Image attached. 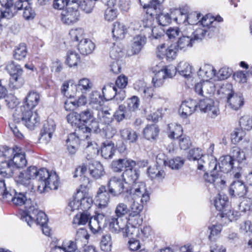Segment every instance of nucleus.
I'll return each mask as SVG.
<instances>
[{"mask_svg":"<svg viewBox=\"0 0 252 252\" xmlns=\"http://www.w3.org/2000/svg\"><path fill=\"white\" fill-rule=\"evenodd\" d=\"M32 180L38 182V189L42 192L47 189H57L59 178L56 172H49L44 168L38 170L34 166H30L24 171L20 172L17 182L25 186L30 185Z\"/></svg>","mask_w":252,"mask_h":252,"instance_id":"f257e3e1","label":"nucleus"},{"mask_svg":"<svg viewBox=\"0 0 252 252\" xmlns=\"http://www.w3.org/2000/svg\"><path fill=\"white\" fill-rule=\"evenodd\" d=\"M66 120L68 123L75 126L78 129L76 130L79 133H93L95 127L98 122L94 117V112L91 109H86L77 112L70 113L66 116Z\"/></svg>","mask_w":252,"mask_h":252,"instance_id":"f03ea898","label":"nucleus"},{"mask_svg":"<svg viewBox=\"0 0 252 252\" xmlns=\"http://www.w3.org/2000/svg\"><path fill=\"white\" fill-rule=\"evenodd\" d=\"M122 178L126 185L128 187H132L133 196L141 198L143 203L147 202L150 198V192L147 189L145 183L137 182L140 176V171L135 168L128 170H124Z\"/></svg>","mask_w":252,"mask_h":252,"instance_id":"7ed1b4c3","label":"nucleus"},{"mask_svg":"<svg viewBox=\"0 0 252 252\" xmlns=\"http://www.w3.org/2000/svg\"><path fill=\"white\" fill-rule=\"evenodd\" d=\"M69 35L72 41L78 43V49L81 54L88 55L91 54L94 49V44L91 40L84 38L83 29H72L70 31Z\"/></svg>","mask_w":252,"mask_h":252,"instance_id":"20e7f679","label":"nucleus"},{"mask_svg":"<svg viewBox=\"0 0 252 252\" xmlns=\"http://www.w3.org/2000/svg\"><path fill=\"white\" fill-rule=\"evenodd\" d=\"M93 202L92 198L85 196L83 191L78 190L69 202L66 211L69 214L79 209L85 212L91 208Z\"/></svg>","mask_w":252,"mask_h":252,"instance_id":"39448f33","label":"nucleus"},{"mask_svg":"<svg viewBox=\"0 0 252 252\" xmlns=\"http://www.w3.org/2000/svg\"><path fill=\"white\" fill-rule=\"evenodd\" d=\"M86 150L94 156L98 155L100 151L102 157L105 159H110L114 155L116 147L112 140H105L101 143L100 148H98V145L96 143L88 142Z\"/></svg>","mask_w":252,"mask_h":252,"instance_id":"423d86ee","label":"nucleus"},{"mask_svg":"<svg viewBox=\"0 0 252 252\" xmlns=\"http://www.w3.org/2000/svg\"><path fill=\"white\" fill-rule=\"evenodd\" d=\"M123 178L113 176L108 181L107 185L109 193L113 197L119 196L123 193L133 196L132 187H128L127 185H124Z\"/></svg>","mask_w":252,"mask_h":252,"instance_id":"0eeeda50","label":"nucleus"},{"mask_svg":"<svg viewBox=\"0 0 252 252\" xmlns=\"http://www.w3.org/2000/svg\"><path fill=\"white\" fill-rule=\"evenodd\" d=\"M237 164L232 158L228 155L221 156L219 159V168L220 172L227 173L232 172L234 177L239 179L241 176L242 167Z\"/></svg>","mask_w":252,"mask_h":252,"instance_id":"6e6552de","label":"nucleus"},{"mask_svg":"<svg viewBox=\"0 0 252 252\" xmlns=\"http://www.w3.org/2000/svg\"><path fill=\"white\" fill-rule=\"evenodd\" d=\"M21 219L27 222L29 226L35 222L37 225H41L42 224L47 223L48 221V218L46 214L41 211H38L36 205L31 207L27 213H24L21 216Z\"/></svg>","mask_w":252,"mask_h":252,"instance_id":"1a4fd4ad","label":"nucleus"},{"mask_svg":"<svg viewBox=\"0 0 252 252\" xmlns=\"http://www.w3.org/2000/svg\"><path fill=\"white\" fill-rule=\"evenodd\" d=\"M109 228L112 232L118 233L122 231L124 237H127L129 238L133 237L134 233L137 232L138 229L137 226H134L131 224V227L127 226L126 223H123V221L120 222L118 218L115 217L110 218L108 220ZM127 222V221H126Z\"/></svg>","mask_w":252,"mask_h":252,"instance_id":"9d476101","label":"nucleus"},{"mask_svg":"<svg viewBox=\"0 0 252 252\" xmlns=\"http://www.w3.org/2000/svg\"><path fill=\"white\" fill-rule=\"evenodd\" d=\"M62 22L67 25L73 24L79 20L80 14L77 6V0H72V3L68 4L60 14Z\"/></svg>","mask_w":252,"mask_h":252,"instance_id":"9b49d317","label":"nucleus"},{"mask_svg":"<svg viewBox=\"0 0 252 252\" xmlns=\"http://www.w3.org/2000/svg\"><path fill=\"white\" fill-rule=\"evenodd\" d=\"M202 33L203 31L200 30H196L190 35L182 33L174 45V48L176 50L185 51L187 48L191 47L195 41L200 40L199 36H201Z\"/></svg>","mask_w":252,"mask_h":252,"instance_id":"f8f14e48","label":"nucleus"},{"mask_svg":"<svg viewBox=\"0 0 252 252\" xmlns=\"http://www.w3.org/2000/svg\"><path fill=\"white\" fill-rule=\"evenodd\" d=\"M200 22L204 29L198 28L196 29L200 30L203 31L201 36H199V37H200V40H201L206 34H207L208 38H211L217 36L219 33V24L214 21H211V19H209L208 15L203 17Z\"/></svg>","mask_w":252,"mask_h":252,"instance_id":"ddd939ff","label":"nucleus"},{"mask_svg":"<svg viewBox=\"0 0 252 252\" xmlns=\"http://www.w3.org/2000/svg\"><path fill=\"white\" fill-rule=\"evenodd\" d=\"M200 98L198 103V106L201 112L208 113V116L211 118L214 119L220 114V109L218 103L214 100L207 97H203Z\"/></svg>","mask_w":252,"mask_h":252,"instance_id":"4468645a","label":"nucleus"},{"mask_svg":"<svg viewBox=\"0 0 252 252\" xmlns=\"http://www.w3.org/2000/svg\"><path fill=\"white\" fill-rule=\"evenodd\" d=\"M56 124L52 119H48L41 129L38 137L40 143L47 144L49 143L56 129Z\"/></svg>","mask_w":252,"mask_h":252,"instance_id":"2eb2a0df","label":"nucleus"},{"mask_svg":"<svg viewBox=\"0 0 252 252\" xmlns=\"http://www.w3.org/2000/svg\"><path fill=\"white\" fill-rule=\"evenodd\" d=\"M140 202L142 204L134 201L129 209L128 221L134 226L141 225L143 222V218L140 213L143 209V204L147 202L143 203L141 200Z\"/></svg>","mask_w":252,"mask_h":252,"instance_id":"dca6fc26","label":"nucleus"},{"mask_svg":"<svg viewBox=\"0 0 252 252\" xmlns=\"http://www.w3.org/2000/svg\"><path fill=\"white\" fill-rule=\"evenodd\" d=\"M158 156L156 158V164L154 166H149L147 169V174L149 178L152 180L156 179L158 180H162L164 178L165 173L162 169L160 164H163L166 166L167 162L165 159H161Z\"/></svg>","mask_w":252,"mask_h":252,"instance_id":"f3484780","label":"nucleus"},{"mask_svg":"<svg viewBox=\"0 0 252 252\" xmlns=\"http://www.w3.org/2000/svg\"><path fill=\"white\" fill-rule=\"evenodd\" d=\"M22 111L21 121L27 128L32 130L38 126L40 117L36 112L33 114L32 111L26 110H22Z\"/></svg>","mask_w":252,"mask_h":252,"instance_id":"a211bd4d","label":"nucleus"},{"mask_svg":"<svg viewBox=\"0 0 252 252\" xmlns=\"http://www.w3.org/2000/svg\"><path fill=\"white\" fill-rule=\"evenodd\" d=\"M111 193L105 185H101L98 189L95 195V200L98 208H106L110 201Z\"/></svg>","mask_w":252,"mask_h":252,"instance_id":"6ab92c4d","label":"nucleus"},{"mask_svg":"<svg viewBox=\"0 0 252 252\" xmlns=\"http://www.w3.org/2000/svg\"><path fill=\"white\" fill-rule=\"evenodd\" d=\"M248 192V187L239 180L233 181L229 188V193L231 197H243Z\"/></svg>","mask_w":252,"mask_h":252,"instance_id":"aec40b11","label":"nucleus"},{"mask_svg":"<svg viewBox=\"0 0 252 252\" xmlns=\"http://www.w3.org/2000/svg\"><path fill=\"white\" fill-rule=\"evenodd\" d=\"M94 128L95 129L93 132V133L99 134L100 136L108 139V140H110L117 132L116 128L111 124L103 125L98 123Z\"/></svg>","mask_w":252,"mask_h":252,"instance_id":"412c9836","label":"nucleus"},{"mask_svg":"<svg viewBox=\"0 0 252 252\" xmlns=\"http://www.w3.org/2000/svg\"><path fill=\"white\" fill-rule=\"evenodd\" d=\"M198 103L196 100L189 99L182 103L179 112L181 113L182 118H187L195 112Z\"/></svg>","mask_w":252,"mask_h":252,"instance_id":"4be33fe9","label":"nucleus"},{"mask_svg":"<svg viewBox=\"0 0 252 252\" xmlns=\"http://www.w3.org/2000/svg\"><path fill=\"white\" fill-rule=\"evenodd\" d=\"M26 192H18L16 191L15 195L12 201V203L17 206L25 205V209L21 214V216L24 213H27V211L30 209L31 207L33 205V202L31 199L28 198Z\"/></svg>","mask_w":252,"mask_h":252,"instance_id":"5701e85b","label":"nucleus"},{"mask_svg":"<svg viewBox=\"0 0 252 252\" xmlns=\"http://www.w3.org/2000/svg\"><path fill=\"white\" fill-rule=\"evenodd\" d=\"M204 155L201 153V149L199 148H194L189 150L187 156V159L189 161H197V169L198 170L204 171V163L205 161L202 158Z\"/></svg>","mask_w":252,"mask_h":252,"instance_id":"b1692460","label":"nucleus"},{"mask_svg":"<svg viewBox=\"0 0 252 252\" xmlns=\"http://www.w3.org/2000/svg\"><path fill=\"white\" fill-rule=\"evenodd\" d=\"M105 216L103 214H97L96 215L92 217L89 223V228L94 234L99 232L101 230L102 226L104 227L106 224Z\"/></svg>","mask_w":252,"mask_h":252,"instance_id":"393cba45","label":"nucleus"},{"mask_svg":"<svg viewBox=\"0 0 252 252\" xmlns=\"http://www.w3.org/2000/svg\"><path fill=\"white\" fill-rule=\"evenodd\" d=\"M40 96L36 92L31 91L25 98L24 105L22 110L32 111L39 102Z\"/></svg>","mask_w":252,"mask_h":252,"instance_id":"a878e982","label":"nucleus"},{"mask_svg":"<svg viewBox=\"0 0 252 252\" xmlns=\"http://www.w3.org/2000/svg\"><path fill=\"white\" fill-rule=\"evenodd\" d=\"M74 97H68V99L64 102V107L65 110L67 111H73L80 106L85 105L86 103V97L81 94L78 96L77 99Z\"/></svg>","mask_w":252,"mask_h":252,"instance_id":"bb28decb","label":"nucleus"},{"mask_svg":"<svg viewBox=\"0 0 252 252\" xmlns=\"http://www.w3.org/2000/svg\"><path fill=\"white\" fill-rule=\"evenodd\" d=\"M164 0H139L140 5L144 9H147V13L153 16L154 14L152 11L157 12V9L160 10L161 3Z\"/></svg>","mask_w":252,"mask_h":252,"instance_id":"cd10ccee","label":"nucleus"},{"mask_svg":"<svg viewBox=\"0 0 252 252\" xmlns=\"http://www.w3.org/2000/svg\"><path fill=\"white\" fill-rule=\"evenodd\" d=\"M160 132L158 126L156 124L147 125L143 129L142 133L143 137L150 141L157 139Z\"/></svg>","mask_w":252,"mask_h":252,"instance_id":"c85d7f7f","label":"nucleus"},{"mask_svg":"<svg viewBox=\"0 0 252 252\" xmlns=\"http://www.w3.org/2000/svg\"><path fill=\"white\" fill-rule=\"evenodd\" d=\"M67 149L70 155H74L79 148L80 138L76 132L70 133L66 140Z\"/></svg>","mask_w":252,"mask_h":252,"instance_id":"c756f323","label":"nucleus"},{"mask_svg":"<svg viewBox=\"0 0 252 252\" xmlns=\"http://www.w3.org/2000/svg\"><path fill=\"white\" fill-rule=\"evenodd\" d=\"M16 169H20L27 165V161L26 159L25 154L22 153L21 151H16L12 158L8 160Z\"/></svg>","mask_w":252,"mask_h":252,"instance_id":"7c9ffc66","label":"nucleus"},{"mask_svg":"<svg viewBox=\"0 0 252 252\" xmlns=\"http://www.w3.org/2000/svg\"><path fill=\"white\" fill-rule=\"evenodd\" d=\"M127 32V29L124 24L119 22H116L113 24L112 33L113 38L115 40L124 39Z\"/></svg>","mask_w":252,"mask_h":252,"instance_id":"2f4dec72","label":"nucleus"},{"mask_svg":"<svg viewBox=\"0 0 252 252\" xmlns=\"http://www.w3.org/2000/svg\"><path fill=\"white\" fill-rule=\"evenodd\" d=\"M69 83L65 82L63 84L61 89V93L66 97H74L79 89L77 84L73 83L69 84Z\"/></svg>","mask_w":252,"mask_h":252,"instance_id":"473e14b6","label":"nucleus"},{"mask_svg":"<svg viewBox=\"0 0 252 252\" xmlns=\"http://www.w3.org/2000/svg\"><path fill=\"white\" fill-rule=\"evenodd\" d=\"M91 175L95 179H98L103 176L105 172L102 164L98 161H94L89 167Z\"/></svg>","mask_w":252,"mask_h":252,"instance_id":"72a5a7b5","label":"nucleus"},{"mask_svg":"<svg viewBox=\"0 0 252 252\" xmlns=\"http://www.w3.org/2000/svg\"><path fill=\"white\" fill-rule=\"evenodd\" d=\"M227 102L232 109L237 110L244 105V99L241 94H229Z\"/></svg>","mask_w":252,"mask_h":252,"instance_id":"f704fd0d","label":"nucleus"},{"mask_svg":"<svg viewBox=\"0 0 252 252\" xmlns=\"http://www.w3.org/2000/svg\"><path fill=\"white\" fill-rule=\"evenodd\" d=\"M228 197L225 194L219 193L214 200L216 209L220 212L227 211L229 208Z\"/></svg>","mask_w":252,"mask_h":252,"instance_id":"c9c22d12","label":"nucleus"},{"mask_svg":"<svg viewBox=\"0 0 252 252\" xmlns=\"http://www.w3.org/2000/svg\"><path fill=\"white\" fill-rule=\"evenodd\" d=\"M120 134L124 140L129 144L136 143L138 139L137 132L130 128L121 130Z\"/></svg>","mask_w":252,"mask_h":252,"instance_id":"e433bc0d","label":"nucleus"},{"mask_svg":"<svg viewBox=\"0 0 252 252\" xmlns=\"http://www.w3.org/2000/svg\"><path fill=\"white\" fill-rule=\"evenodd\" d=\"M168 137L172 139H178L183 134V129L181 125L171 123L168 125Z\"/></svg>","mask_w":252,"mask_h":252,"instance_id":"4c0bfd02","label":"nucleus"},{"mask_svg":"<svg viewBox=\"0 0 252 252\" xmlns=\"http://www.w3.org/2000/svg\"><path fill=\"white\" fill-rule=\"evenodd\" d=\"M117 88L113 83H109L104 86L102 93L104 100L106 101L113 100Z\"/></svg>","mask_w":252,"mask_h":252,"instance_id":"58836bf2","label":"nucleus"},{"mask_svg":"<svg viewBox=\"0 0 252 252\" xmlns=\"http://www.w3.org/2000/svg\"><path fill=\"white\" fill-rule=\"evenodd\" d=\"M16 170L13 165L8 160L1 161L0 168V175L5 178H9L13 176Z\"/></svg>","mask_w":252,"mask_h":252,"instance_id":"ea45409f","label":"nucleus"},{"mask_svg":"<svg viewBox=\"0 0 252 252\" xmlns=\"http://www.w3.org/2000/svg\"><path fill=\"white\" fill-rule=\"evenodd\" d=\"M147 38L144 35H137L133 38L132 51L133 54H138L145 44Z\"/></svg>","mask_w":252,"mask_h":252,"instance_id":"a19ab883","label":"nucleus"},{"mask_svg":"<svg viewBox=\"0 0 252 252\" xmlns=\"http://www.w3.org/2000/svg\"><path fill=\"white\" fill-rule=\"evenodd\" d=\"M175 69L180 75L186 78L191 77L192 66L188 63L181 62L177 66L175 67Z\"/></svg>","mask_w":252,"mask_h":252,"instance_id":"79ce46f5","label":"nucleus"},{"mask_svg":"<svg viewBox=\"0 0 252 252\" xmlns=\"http://www.w3.org/2000/svg\"><path fill=\"white\" fill-rule=\"evenodd\" d=\"M27 47L24 43H21L16 46L13 52V57L16 60H24L27 56Z\"/></svg>","mask_w":252,"mask_h":252,"instance_id":"37998d69","label":"nucleus"},{"mask_svg":"<svg viewBox=\"0 0 252 252\" xmlns=\"http://www.w3.org/2000/svg\"><path fill=\"white\" fill-rule=\"evenodd\" d=\"M230 156L237 165H240V163L246 159L244 152L238 147H233L231 149Z\"/></svg>","mask_w":252,"mask_h":252,"instance_id":"c03bdc74","label":"nucleus"},{"mask_svg":"<svg viewBox=\"0 0 252 252\" xmlns=\"http://www.w3.org/2000/svg\"><path fill=\"white\" fill-rule=\"evenodd\" d=\"M96 120L99 124L108 125L113 122V117L108 111H101L98 113Z\"/></svg>","mask_w":252,"mask_h":252,"instance_id":"a18cd8bd","label":"nucleus"},{"mask_svg":"<svg viewBox=\"0 0 252 252\" xmlns=\"http://www.w3.org/2000/svg\"><path fill=\"white\" fill-rule=\"evenodd\" d=\"M80 62V57L78 53L72 51H69L67 52L65 63L69 67L77 66L78 63Z\"/></svg>","mask_w":252,"mask_h":252,"instance_id":"49530a36","label":"nucleus"},{"mask_svg":"<svg viewBox=\"0 0 252 252\" xmlns=\"http://www.w3.org/2000/svg\"><path fill=\"white\" fill-rule=\"evenodd\" d=\"M125 103L126 111L132 112H135L138 109L140 100L137 96L133 95L128 98Z\"/></svg>","mask_w":252,"mask_h":252,"instance_id":"de8ad7c7","label":"nucleus"},{"mask_svg":"<svg viewBox=\"0 0 252 252\" xmlns=\"http://www.w3.org/2000/svg\"><path fill=\"white\" fill-rule=\"evenodd\" d=\"M25 81L22 76H11L9 78L8 86L12 90L21 88L24 84Z\"/></svg>","mask_w":252,"mask_h":252,"instance_id":"09e8293b","label":"nucleus"},{"mask_svg":"<svg viewBox=\"0 0 252 252\" xmlns=\"http://www.w3.org/2000/svg\"><path fill=\"white\" fill-rule=\"evenodd\" d=\"M18 150V151H22L21 149L17 146H15L12 149L6 146H2L0 148V157H3L9 160L12 158L14 154H15Z\"/></svg>","mask_w":252,"mask_h":252,"instance_id":"8fccbe9b","label":"nucleus"},{"mask_svg":"<svg viewBox=\"0 0 252 252\" xmlns=\"http://www.w3.org/2000/svg\"><path fill=\"white\" fill-rule=\"evenodd\" d=\"M129 211V208L127 207L126 204L124 203H120L117 206L115 210V218H118L120 222L122 221L121 218L123 217Z\"/></svg>","mask_w":252,"mask_h":252,"instance_id":"3c124183","label":"nucleus"},{"mask_svg":"<svg viewBox=\"0 0 252 252\" xmlns=\"http://www.w3.org/2000/svg\"><path fill=\"white\" fill-rule=\"evenodd\" d=\"M156 19L158 24L162 27L168 26L172 21V18L168 13L159 12L156 14Z\"/></svg>","mask_w":252,"mask_h":252,"instance_id":"603ef678","label":"nucleus"},{"mask_svg":"<svg viewBox=\"0 0 252 252\" xmlns=\"http://www.w3.org/2000/svg\"><path fill=\"white\" fill-rule=\"evenodd\" d=\"M128 116L126 111L125 104L119 105L118 108L113 115V120L115 119L118 123L121 122Z\"/></svg>","mask_w":252,"mask_h":252,"instance_id":"864d4df0","label":"nucleus"},{"mask_svg":"<svg viewBox=\"0 0 252 252\" xmlns=\"http://www.w3.org/2000/svg\"><path fill=\"white\" fill-rule=\"evenodd\" d=\"M78 8H80L86 13H91L94 6V2L93 0H81L78 3L77 2Z\"/></svg>","mask_w":252,"mask_h":252,"instance_id":"5fc2aeb1","label":"nucleus"},{"mask_svg":"<svg viewBox=\"0 0 252 252\" xmlns=\"http://www.w3.org/2000/svg\"><path fill=\"white\" fill-rule=\"evenodd\" d=\"M239 125L244 130H250L252 129V117L249 115L241 117L239 120Z\"/></svg>","mask_w":252,"mask_h":252,"instance_id":"6e6d98bb","label":"nucleus"},{"mask_svg":"<svg viewBox=\"0 0 252 252\" xmlns=\"http://www.w3.org/2000/svg\"><path fill=\"white\" fill-rule=\"evenodd\" d=\"M91 219H92V217L90 214L84 212L81 213L79 216L78 215L75 216L73 219V223L78 225H85L87 222L89 223Z\"/></svg>","mask_w":252,"mask_h":252,"instance_id":"4d7b16f0","label":"nucleus"},{"mask_svg":"<svg viewBox=\"0 0 252 252\" xmlns=\"http://www.w3.org/2000/svg\"><path fill=\"white\" fill-rule=\"evenodd\" d=\"M77 85L81 93H85L90 91L93 84L89 79L84 78L79 80Z\"/></svg>","mask_w":252,"mask_h":252,"instance_id":"13d9d810","label":"nucleus"},{"mask_svg":"<svg viewBox=\"0 0 252 252\" xmlns=\"http://www.w3.org/2000/svg\"><path fill=\"white\" fill-rule=\"evenodd\" d=\"M209 228L210 229V234L208 238L211 241H215L219 237L221 230V226L219 225H213Z\"/></svg>","mask_w":252,"mask_h":252,"instance_id":"bf43d9fd","label":"nucleus"},{"mask_svg":"<svg viewBox=\"0 0 252 252\" xmlns=\"http://www.w3.org/2000/svg\"><path fill=\"white\" fill-rule=\"evenodd\" d=\"M100 246L101 250L104 252H108L111 251L112 243L110 236H103L100 242Z\"/></svg>","mask_w":252,"mask_h":252,"instance_id":"052dcab7","label":"nucleus"},{"mask_svg":"<svg viewBox=\"0 0 252 252\" xmlns=\"http://www.w3.org/2000/svg\"><path fill=\"white\" fill-rule=\"evenodd\" d=\"M118 14L117 8L113 7H108L105 11L104 18L108 21H112L115 20Z\"/></svg>","mask_w":252,"mask_h":252,"instance_id":"680f3d73","label":"nucleus"},{"mask_svg":"<svg viewBox=\"0 0 252 252\" xmlns=\"http://www.w3.org/2000/svg\"><path fill=\"white\" fill-rule=\"evenodd\" d=\"M184 164V160L178 157L169 160V166L172 169H179Z\"/></svg>","mask_w":252,"mask_h":252,"instance_id":"e2e57ef3","label":"nucleus"},{"mask_svg":"<svg viewBox=\"0 0 252 252\" xmlns=\"http://www.w3.org/2000/svg\"><path fill=\"white\" fill-rule=\"evenodd\" d=\"M124 161L125 158L113 160L111 164L112 170L115 172H121L123 171Z\"/></svg>","mask_w":252,"mask_h":252,"instance_id":"0e129e2a","label":"nucleus"},{"mask_svg":"<svg viewBox=\"0 0 252 252\" xmlns=\"http://www.w3.org/2000/svg\"><path fill=\"white\" fill-rule=\"evenodd\" d=\"M16 190L15 189L6 188L5 190L2 192L1 195L2 198L8 202H12L14 197L15 195Z\"/></svg>","mask_w":252,"mask_h":252,"instance_id":"69168bd1","label":"nucleus"},{"mask_svg":"<svg viewBox=\"0 0 252 252\" xmlns=\"http://www.w3.org/2000/svg\"><path fill=\"white\" fill-rule=\"evenodd\" d=\"M181 31L178 27H170L165 32V35L171 41L175 39L176 37L179 36Z\"/></svg>","mask_w":252,"mask_h":252,"instance_id":"338daca9","label":"nucleus"},{"mask_svg":"<svg viewBox=\"0 0 252 252\" xmlns=\"http://www.w3.org/2000/svg\"><path fill=\"white\" fill-rule=\"evenodd\" d=\"M239 209L241 212L246 213L252 210V200L246 198L242 201L239 205Z\"/></svg>","mask_w":252,"mask_h":252,"instance_id":"774afa93","label":"nucleus"}]
</instances>
